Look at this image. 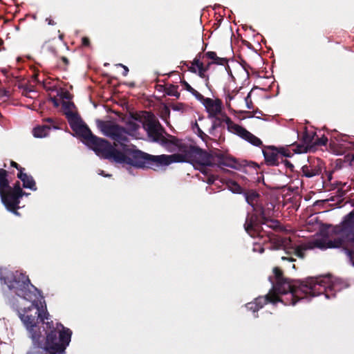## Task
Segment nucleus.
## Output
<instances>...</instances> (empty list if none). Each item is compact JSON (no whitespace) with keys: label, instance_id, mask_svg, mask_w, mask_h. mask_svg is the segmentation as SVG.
Segmentation results:
<instances>
[{"label":"nucleus","instance_id":"35","mask_svg":"<svg viewBox=\"0 0 354 354\" xmlns=\"http://www.w3.org/2000/svg\"><path fill=\"white\" fill-rule=\"evenodd\" d=\"M215 129V125L214 124H211V127L208 129L207 131L209 133H212Z\"/></svg>","mask_w":354,"mask_h":354},{"label":"nucleus","instance_id":"27","mask_svg":"<svg viewBox=\"0 0 354 354\" xmlns=\"http://www.w3.org/2000/svg\"><path fill=\"white\" fill-rule=\"evenodd\" d=\"M171 109L175 111L184 112L185 111V106L182 103L174 104L171 106Z\"/></svg>","mask_w":354,"mask_h":354},{"label":"nucleus","instance_id":"10","mask_svg":"<svg viewBox=\"0 0 354 354\" xmlns=\"http://www.w3.org/2000/svg\"><path fill=\"white\" fill-rule=\"evenodd\" d=\"M145 119L143 127L149 138L153 142L162 145L166 144V139L163 136V129L155 115L151 113H146Z\"/></svg>","mask_w":354,"mask_h":354},{"label":"nucleus","instance_id":"23","mask_svg":"<svg viewBox=\"0 0 354 354\" xmlns=\"http://www.w3.org/2000/svg\"><path fill=\"white\" fill-rule=\"evenodd\" d=\"M183 85L185 86V88L192 93L194 95L196 96L197 99H203V96L199 93L197 91L194 89L187 82H184Z\"/></svg>","mask_w":354,"mask_h":354},{"label":"nucleus","instance_id":"4","mask_svg":"<svg viewBox=\"0 0 354 354\" xmlns=\"http://www.w3.org/2000/svg\"><path fill=\"white\" fill-rule=\"evenodd\" d=\"M70 120L72 127L84 138L85 145L93 149L98 156L137 168L156 169L162 167L161 161L156 158L158 156H152L136 150L125 143H114V145H111L108 141L94 136L79 118L73 117Z\"/></svg>","mask_w":354,"mask_h":354},{"label":"nucleus","instance_id":"30","mask_svg":"<svg viewBox=\"0 0 354 354\" xmlns=\"http://www.w3.org/2000/svg\"><path fill=\"white\" fill-rule=\"evenodd\" d=\"M116 66H120V67H122L123 68L124 71H123L122 75L124 76H127V74L129 73V68H128L127 66H124V65H123L122 64H118Z\"/></svg>","mask_w":354,"mask_h":354},{"label":"nucleus","instance_id":"24","mask_svg":"<svg viewBox=\"0 0 354 354\" xmlns=\"http://www.w3.org/2000/svg\"><path fill=\"white\" fill-rule=\"evenodd\" d=\"M202 64L203 63H201L199 59H194V61L191 63V65L189 66V71L196 73Z\"/></svg>","mask_w":354,"mask_h":354},{"label":"nucleus","instance_id":"7","mask_svg":"<svg viewBox=\"0 0 354 354\" xmlns=\"http://www.w3.org/2000/svg\"><path fill=\"white\" fill-rule=\"evenodd\" d=\"M259 198L258 194L255 192H250L245 194V200L250 204L254 211V214L249 218H247L244 225L245 230L248 234L252 237L261 236L263 237V234H261V225L257 221L258 216H263V211L261 207L256 206Z\"/></svg>","mask_w":354,"mask_h":354},{"label":"nucleus","instance_id":"17","mask_svg":"<svg viewBox=\"0 0 354 354\" xmlns=\"http://www.w3.org/2000/svg\"><path fill=\"white\" fill-rule=\"evenodd\" d=\"M303 174L308 177L311 178L315 176L319 175L322 171V167L317 163V165H304L301 168Z\"/></svg>","mask_w":354,"mask_h":354},{"label":"nucleus","instance_id":"22","mask_svg":"<svg viewBox=\"0 0 354 354\" xmlns=\"http://www.w3.org/2000/svg\"><path fill=\"white\" fill-rule=\"evenodd\" d=\"M239 93L238 91H227L225 92V104L228 108H230V102L231 101L234 99V97L237 95H239Z\"/></svg>","mask_w":354,"mask_h":354},{"label":"nucleus","instance_id":"2","mask_svg":"<svg viewBox=\"0 0 354 354\" xmlns=\"http://www.w3.org/2000/svg\"><path fill=\"white\" fill-rule=\"evenodd\" d=\"M276 284L272 290L263 297H258L254 301L246 304L248 310L254 313L259 310L267 302L274 304L281 301L285 305H295L296 302L306 296L315 297L322 293L326 298L334 295L333 292L339 290L337 285L329 276L318 278H308L304 281H289L281 277V272L277 268L273 270Z\"/></svg>","mask_w":354,"mask_h":354},{"label":"nucleus","instance_id":"19","mask_svg":"<svg viewBox=\"0 0 354 354\" xmlns=\"http://www.w3.org/2000/svg\"><path fill=\"white\" fill-rule=\"evenodd\" d=\"M50 127L46 125L38 126L34 128L32 132L35 138H42L47 136L50 131Z\"/></svg>","mask_w":354,"mask_h":354},{"label":"nucleus","instance_id":"5","mask_svg":"<svg viewBox=\"0 0 354 354\" xmlns=\"http://www.w3.org/2000/svg\"><path fill=\"white\" fill-rule=\"evenodd\" d=\"M97 128L105 136L115 141L118 145H122L128 142V137L131 136L139 138L138 130L140 125L132 120L127 124V129L111 121L97 120Z\"/></svg>","mask_w":354,"mask_h":354},{"label":"nucleus","instance_id":"21","mask_svg":"<svg viewBox=\"0 0 354 354\" xmlns=\"http://www.w3.org/2000/svg\"><path fill=\"white\" fill-rule=\"evenodd\" d=\"M206 56L209 59L214 60L215 63L218 64L224 65L227 62L226 59L218 57L216 53L212 51L207 52Z\"/></svg>","mask_w":354,"mask_h":354},{"label":"nucleus","instance_id":"42","mask_svg":"<svg viewBox=\"0 0 354 354\" xmlns=\"http://www.w3.org/2000/svg\"><path fill=\"white\" fill-rule=\"evenodd\" d=\"M68 95L67 93H65V94H64V97H65L66 98H68Z\"/></svg>","mask_w":354,"mask_h":354},{"label":"nucleus","instance_id":"18","mask_svg":"<svg viewBox=\"0 0 354 354\" xmlns=\"http://www.w3.org/2000/svg\"><path fill=\"white\" fill-rule=\"evenodd\" d=\"M199 121L201 122V124H198L196 122L193 124L192 129L194 132H196L198 136L205 142L207 141V139L209 138L208 136L202 130L201 127L205 128V124L206 123V121H205L202 118H199Z\"/></svg>","mask_w":354,"mask_h":354},{"label":"nucleus","instance_id":"36","mask_svg":"<svg viewBox=\"0 0 354 354\" xmlns=\"http://www.w3.org/2000/svg\"><path fill=\"white\" fill-rule=\"evenodd\" d=\"M46 21L48 22V24L49 25H54L55 24V23L53 22V21L51 19L47 18L46 19Z\"/></svg>","mask_w":354,"mask_h":354},{"label":"nucleus","instance_id":"29","mask_svg":"<svg viewBox=\"0 0 354 354\" xmlns=\"http://www.w3.org/2000/svg\"><path fill=\"white\" fill-rule=\"evenodd\" d=\"M216 179V177L215 176L209 175V176H207V178L205 180V182L207 184L211 185V184H213L214 183Z\"/></svg>","mask_w":354,"mask_h":354},{"label":"nucleus","instance_id":"13","mask_svg":"<svg viewBox=\"0 0 354 354\" xmlns=\"http://www.w3.org/2000/svg\"><path fill=\"white\" fill-rule=\"evenodd\" d=\"M199 100L202 101L209 117H215L221 113L222 102L220 100H213L209 97L205 98L204 97L203 99Z\"/></svg>","mask_w":354,"mask_h":354},{"label":"nucleus","instance_id":"34","mask_svg":"<svg viewBox=\"0 0 354 354\" xmlns=\"http://www.w3.org/2000/svg\"><path fill=\"white\" fill-rule=\"evenodd\" d=\"M88 44H89V41H88V38H86V37L82 38V44L84 46H88Z\"/></svg>","mask_w":354,"mask_h":354},{"label":"nucleus","instance_id":"6","mask_svg":"<svg viewBox=\"0 0 354 354\" xmlns=\"http://www.w3.org/2000/svg\"><path fill=\"white\" fill-rule=\"evenodd\" d=\"M23 195L19 183H17L11 187L6 178V171L0 169V196L7 209L18 214L16 210L19 208V199Z\"/></svg>","mask_w":354,"mask_h":354},{"label":"nucleus","instance_id":"16","mask_svg":"<svg viewBox=\"0 0 354 354\" xmlns=\"http://www.w3.org/2000/svg\"><path fill=\"white\" fill-rule=\"evenodd\" d=\"M263 155L266 162L270 165H277L280 159L277 149H269L263 151Z\"/></svg>","mask_w":354,"mask_h":354},{"label":"nucleus","instance_id":"11","mask_svg":"<svg viewBox=\"0 0 354 354\" xmlns=\"http://www.w3.org/2000/svg\"><path fill=\"white\" fill-rule=\"evenodd\" d=\"M224 121L227 125V130L230 133L239 136L254 146L258 147L261 145L262 142L259 138L252 134L243 127L232 122L230 118L226 117Z\"/></svg>","mask_w":354,"mask_h":354},{"label":"nucleus","instance_id":"9","mask_svg":"<svg viewBox=\"0 0 354 354\" xmlns=\"http://www.w3.org/2000/svg\"><path fill=\"white\" fill-rule=\"evenodd\" d=\"M190 162L194 167L205 175H208L207 167L217 165L218 157L195 147Z\"/></svg>","mask_w":354,"mask_h":354},{"label":"nucleus","instance_id":"39","mask_svg":"<svg viewBox=\"0 0 354 354\" xmlns=\"http://www.w3.org/2000/svg\"><path fill=\"white\" fill-rule=\"evenodd\" d=\"M54 104L57 106L59 104L55 100H53Z\"/></svg>","mask_w":354,"mask_h":354},{"label":"nucleus","instance_id":"14","mask_svg":"<svg viewBox=\"0 0 354 354\" xmlns=\"http://www.w3.org/2000/svg\"><path fill=\"white\" fill-rule=\"evenodd\" d=\"M62 106L64 109L66 110H68L67 112H66V116H67V118H68V122L70 124V126L72 128V129L75 132V133L77 135H78L79 136H80L82 140H83V142L85 144V140H84V138L79 133H77L73 127H72V125L71 124V120L70 119H71L73 117H76L77 118H79L82 122L83 123V124L88 129V127L86 126V124L82 121V120L76 114L73 113V112L71 111V108L73 106V104L71 102H66V101H63V103H62Z\"/></svg>","mask_w":354,"mask_h":354},{"label":"nucleus","instance_id":"31","mask_svg":"<svg viewBox=\"0 0 354 354\" xmlns=\"http://www.w3.org/2000/svg\"><path fill=\"white\" fill-rule=\"evenodd\" d=\"M253 251H254V252L259 251L260 253H262V252H263L264 249H263V248H262V247L261 246V245H260V244H256V245H254V246Z\"/></svg>","mask_w":354,"mask_h":354},{"label":"nucleus","instance_id":"28","mask_svg":"<svg viewBox=\"0 0 354 354\" xmlns=\"http://www.w3.org/2000/svg\"><path fill=\"white\" fill-rule=\"evenodd\" d=\"M198 75L202 77V78H205V68H204L203 66V64H202L201 67L199 68V69L197 71V73Z\"/></svg>","mask_w":354,"mask_h":354},{"label":"nucleus","instance_id":"41","mask_svg":"<svg viewBox=\"0 0 354 354\" xmlns=\"http://www.w3.org/2000/svg\"><path fill=\"white\" fill-rule=\"evenodd\" d=\"M270 281H271V282H272V283H275V284H276V280L274 281H272V279H270Z\"/></svg>","mask_w":354,"mask_h":354},{"label":"nucleus","instance_id":"38","mask_svg":"<svg viewBox=\"0 0 354 354\" xmlns=\"http://www.w3.org/2000/svg\"><path fill=\"white\" fill-rule=\"evenodd\" d=\"M98 174H99L100 175H103V176H104V171H102V170H100V172H99ZM110 176V175H105V176Z\"/></svg>","mask_w":354,"mask_h":354},{"label":"nucleus","instance_id":"1","mask_svg":"<svg viewBox=\"0 0 354 354\" xmlns=\"http://www.w3.org/2000/svg\"><path fill=\"white\" fill-rule=\"evenodd\" d=\"M1 279L17 295L12 305L32 339L33 346L26 354H64L71 331L59 324L54 327L42 305L43 297L28 277L18 271H6Z\"/></svg>","mask_w":354,"mask_h":354},{"label":"nucleus","instance_id":"25","mask_svg":"<svg viewBox=\"0 0 354 354\" xmlns=\"http://www.w3.org/2000/svg\"><path fill=\"white\" fill-rule=\"evenodd\" d=\"M278 151L280 158L283 157H290L293 153L288 149L280 148Z\"/></svg>","mask_w":354,"mask_h":354},{"label":"nucleus","instance_id":"20","mask_svg":"<svg viewBox=\"0 0 354 354\" xmlns=\"http://www.w3.org/2000/svg\"><path fill=\"white\" fill-rule=\"evenodd\" d=\"M225 183L226 184L227 187L233 193H241V187L240 185L232 180H225Z\"/></svg>","mask_w":354,"mask_h":354},{"label":"nucleus","instance_id":"40","mask_svg":"<svg viewBox=\"0 0 354 354\" xmlns=\"http://www.w3.org/2000/svg\"><path fill=\"white\" fill-rule=\"evenodd\" d=\"M63 61L66 63L67 62V59L66 57H63Z\"/></svg>","mask_w":354,"mask_h":354},{"label":"nucleus","instance_id":"8","mask_svg":"<svg viewBox=\"0 0 354 354\" xmlns=\"http://www.w3.org/2000/svg\"><path fill=\"white\" fill-rule=\"evenodd\" d=\"M195 147L182 142L175 144L176 153L171 155H159L156 158L161 161L162 167L168 166L173 162H190Z\"/></svg>","mask_w":354,"mask_h":354},{"label":"nucleus","instance_id":"33","mask_svg":"<svg viewBox=\"0 0 354 354\" xmlns=\"http://www.w3.org/2000/svg\"><path fill=\"white\" fill-rule=\"evenodd\" d=\"M10 164H11V165H12V167H16V168H17L19 171H20V169H21V171H23V169H22L21 167H19V165H18V164H17V163H16V162H14V161H11V162H10Z\"/></svg>","mask_w":354,"mask_h":354},{"label":"nucleus","instance_id":"26","mask_svg":"<svg viewBox=\"0 0 354 354\" xmlns=\"http://www.w3.org/2000/svg\"><path fill=\"white\" fill-rule=\"evenodd\" d=\"M251 92L248 93L246 97H244V100L245 102V105L247 109H252L254 108L252 100H251Z\"/></svg>","mask_w":354,"mask_h":354},{"label":"nucleus","instance_id":"15","mask_svg":"<svg viewBox=\"0 0 354 354\" xmlns=\"http://www.w3.org/2000/svg\"><path fill=\"white\" fill-rule=\"evenodd\" d=\"M17 177L23 182V187L24 188H28L33 191L37 189L33 178L31 176L24 173L21 169H20V172L18 173Z\"/></svg>","mask_w":354,"mask_h":354},{"label":"nucleus","instance_id":"3","mask_svg":"<svg viewBox=\"0 0 354 354\" xmlns=\"http://www.w3.org/2000/svg\"><path fill=\"white\" fill-rule=\"evenodd\" d=\"M333 233L335 237L322 236L313 241L297 245L290 238L272 236L269 238L272 248L282 249L290 257H282V260L294 261L292 255L304 258V251L317 248L322 250L327 248H346V254L354 266V209L346 214L340 224L334 227Z\"/></svg>","mask_w":354,"mask_h":354},{"label":"nucleus","instance_id":"32","mask_svg":"<svg viewBox=\"0 0 354 354\" xmlns=\"http://www.w3.org/2000/svg\"><path fill=\"white\" fill-rule=\"evenodd\" d=\"M284 165L285 166L287 167V168H289L290 170H292L293 169V165L292 163H290V162H288V160H285L284 161Z\"/></svg>","mask_w":354,"mask_h":354},{"label":"nucleus","instance_id":"12","mask_svg":"<svg viewBox=\"0 0 354 354\" xmlns=\"http://www.w3.org/2000/svg\"><path fill=\"white\" fill-rule=\"evenodd\" d=\"M304 142L305 146H297L296 149H292V151L298 153H306L312 150L315 146L326 145L328 138L324 136L319 138L314 132H306L304 136Z\"/></svg>","mask_w":354,"mask_h":354},{"label":"nucleus","instance_id":"37","mask_svg":"<svg viewBox=\"0 0 354 354\" xmlns=\"http://www.w3.org/2000/svg\"><path fill=\"white\" fill-rule=\"evenodd\" d=\"M164 111L165 112V114H167V115L169 114V110L167 107H165Z\"/></svg>","mask_w":354,"mask_h":354}]
</instances>
